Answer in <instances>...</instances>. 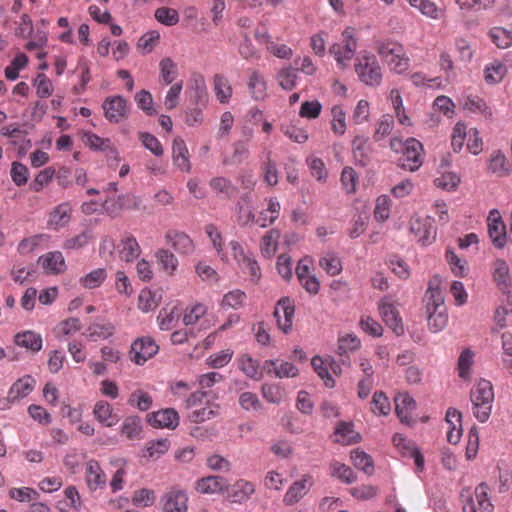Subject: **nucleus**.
<instances>
[{
  "instance_id": "nucleus-1",
  "label": "nucleus",
  "mask_w": 512,
  "mask_h": 512,
  "mask_svg": "<svg viewBox=\"0 0 512 512\" xmlns=\"http://www.w3.org/2000/svg\"><path fill=\"white\" fill-rule=\"evenodd\" d=\"M99 253L106 261H112L118 256L122 261L133 262L141 254V247L130 234H124L118 242L105 236L100 243Z\"/></svg>"
},
{
  "instance_id": "nucleus-2",
  "label": "nucleus",
  "mask_w": 512,
  "mask_h": 512,
  "mask_svg": "<svg viewBox=\"0 0 512 512\" xmlns=\"http://www.w3.org/2000/svg\"><path fill=\"white\" fill-rule=\"evenodd\" d=\"M470 399L475 418L481 422H486L492 411L494 401V390L490 381L481 379L471 389Z\"/></svg>"
},
{
  "instance_id": "nucleus-3",
  "label": "nucleus",
  "mask_w": 512,
  "mask_h": 512,
  "mask_svg": "<svg viewBox=\"0 0 512 512\" xmlns=\"http://www.w3.org/2000/svg\"><path fill=\"white\" fill-rule=\"evenodd\" d=\"M390 148L395 152H402L399 165L406 170L416 171L423 163V145L415 138L405 142L397 137L390 140Z\"/></svg>"
},
{
  "instance_id": "nucleus-4",
  "label": "nucleus",
  "mask_w": 512,
  "mask_h": 512,
  "mask_svg": "<svg viewBox=\"0 0 512 512\" xmlns=\"http://www.w3.org/2000/svg\"><path fill=\"white\" fill-rule=\"evenodd\" d=\"M377 52L393 72L402 74L408 70L410 60L400 43L394 41L382 42L378 45Z\"/></svg>"
},
{
  "instance_id": "nucleus-5",
  "label": "nucleus",
  "mask_w": 512,
  "mask_h": 512,
  "mask_svg": "<svg viewBox=\"0 0 512 512\" xmlns=\"http://www.w3.org/2000/svg\"><path fill=\"white\" fill-rule=\"evenodd\" d=\"M489 492L490 488L484 482L476 486L474 492L463 489L460 494L463 512H493L494 505L490 501Z\"/></svg>"
},
{
  "instance_id": "nucleus-6",
  "label": "nucleus",
  "mask_w": 512,
  "mask_h": 512,
  "mask_svg": "<svg viewBox=\"0 0 512 512\" xmlns=\"http://www.w3.org/2000/svg\"><path fill=\"white\" fill-rule=\"evenodd\" d=\"M428 327L431 332L437 333L442 331L448 323V315L444 305V298L437 291L428 294L424 298Z\"/></svg>"
},
{
  "instance_id": "nucleus-7",
  "label": "nucleus",
  "mask_w": 512,
  "mask_h": 512,
  "mask_svg": "<svg viewBox=\"0 0 512 512\" xmlns=\"http://www.w3.org/2000/svg\"><path fill=\"white\" fill-rule=\"evenodd\" d=\"M356 50V30L352 27H347L342 32V41L332 44L329 48V53L335 59L337 66L340 69H345L349 66Z\"/></svg>"
},
{
  "instance_id": "nucleus-8",
  "label": "nucleus",
  "mask_w": 512,
  "mask_h": 512,
  "mask_svg": "<svg viewBox=\"0 0 512 512\" xmlns=\"http://www.w3.org/2000/svg\"><path fill=\"white\" fill-rule=\"evenodd\" d=\"M359 80L367 86L377 87L382 82V68L377 58L372 54L358 57L354 64Z\"/></svg>"
},
{
  "instance_id": "nucleus-9",
  "label": "nucleus",
  "mask_w": 512,
  "mask_h": 512,
  "mask_svg": "<svg viewBox=\"0 0 512 512\" xmlns=\"http://www.w3.org/2000/svg\"><path fill=\"white\" fill-rule=\"evenodd\" d=\"M379 314L384 323L397 335L404 334V324L396 303L390 297H383L378 303Z\"/></svg>"
},
{
  "instance_id": "nucleus-10",
  "label": "nucleus",
  "mask_w": 512,
  "mask_h": 512,
  "mask_svg": "<svg viewBox=\"0 0 512 512\" xmlns=\"http://www.w3.org/2000/svg\"><path fill=\"white\" fill-rule=\"evenodd\" d=\"M105 118L111 123H119L129 117L131 104L122 96L107 97L103 102Z\"/></svg>"
},
{
  "instance_id": "nucleus-11",
  "label": "nucleus",
  "mask_w": 512,
  "mask_h": 512,
  "mask_svg": "<svg viewBox=\"0 0 512 512\" xmlns=\"http://www.w3.org/2000/svg\"><path fill=\"white\" fill-rule=\"evenodd\" d=\"M159 350L155 340L149 336L137 338L131 345L130 359L137 365L145 364L154 357Z\"/></svg>"
},
{
  "instance_id": "nucleus-12",
  "label": "nucleus",
  "mask_w": 512,
  "mask_h": 512,
  "mask_svg": "<svg viewBox=\"0 0 512 512\" xmlns=\"http://www.w3.org/2000/svg\"><path fill=\"white\" fill-rule=\"evenodd\" d=\"M189 105L206 107L208 102V91L203 75L195 73L192 75L186 90Z\"/></svg>"
},
{
  "instance_id": "nucleus-13",
  "label": "nucleus",
  "mask_w": 512,
  "mask_h": 512,
  "mask_svg": "<svg viewBox=\"0 0 512 512\" xmlns=\"http://www.w3.org/2000/svg\"><path fill=\"white\" fill-rule=\"evenodd\" d=\"M84 479L89 491L104 489L107 485V476L100 463L95 459L88 460L84 465Z\"/></svg>"
},
{
  "instance_id": "nucleus-14",
  "label": "nucleus",
  "mask_w": 512,
  "mask_h": 512,
  "mask_svg": "<svg viewBox=\"0 0 512 512\" xmlns=\"http://www.w3.org/2000/svg\"><path fill=\"white\" fill-rule=\"evenodd\" d=\"M187 493L177 487L168 489L161 498L164 512H187Z\"/></svg>"
},
{
  "instance_id": "nucleus-15",
  "label": "nucleus",
  "mask_w": 512,
  "mask_h": 512,
  "mask_svg": "<svg viewBox=\"0 0 512 512\" xmlns=\"http://www.w3.org/2000/svg\"><path fill=\"white\" fill-rule=\"evenodd\" d=\"M314 480L310 474H304L302 477L293 482L286 491L283 502L285 505L291 506L299 502L311 489Z\"/></svg>"
},
{
  "instance_id": "nucleus-16",
  "label": "nucleus",
  "mask_w": 512,
  "mask_h": 512,
  "mask_svg": "<svg viewBox=\"0 0 512 512\" xmlns=\"http://www.w3.org/2000/svg\"><path fill=\"white\" fill-rule=\"evenodd\" d=\"M165 241L180 255H190L195 250L193 240L183 231L169 229L165 233Z\"/></svg>"
},
{
  "instance_id": "nucleus-17",
  "label": "nucleus",
  "mask_w": 512,
  "mask_h": 512,
  "mask_svg": "<svg viewBox=\"0 0 512 512\" xmlns=\"http://www.w3.org/2000/svg\"><path fill=\"white\" fill-rule=\"evenodd\" d=\"M487 226L488 234L493 244L498 248H503L506 243V227L499 211H490L487 218Z\"/></svg>"
},
{
  "instance_id": "nucleus-18",
  "label": "nucleus",
  "mask_w": 512,
  "mask_h": 512,
  "mask_svg": "<svg viewBox=\"0 0 512 512\" xmlns=\"http://www.w3.org/2000/svg\"><path fill=\"white\" fill-rule=\"evenodd\" d=\"M295 307L289 298H282L278 301L274 317L276 318L279 329L284 333H288L292 328Z\"/></svg>"
},
{
  "instance_id": "nucleus-19",
  "label": "nucleus",
  "mask_w": 512,
  "mask_h": 512,
  "mask_svg": "<svg viewBox=\"0 0 512 512\" xmlns=\"http://www.w3.org/2000/svg\"><path fill=\"white\" fill-rule=\"evenodd\" d=\"M227 499L231 503L242 504L250 499L255 492V485L247 480H237L232 486L225 489Z\"/></svg>"
},
{
  "instance_id": "nucleus-20",
  "label": "nucleus",
  "mask_w": 512,
  "mask_h": 512,
  "mask_svg": "<svg viewBox=\"0 0 512 512\" xmlns=\"http://www.w3.org/2000/svg\"><path fill=\"white\" fill-rule=\"evenodd\" d=\"M263 369L267 374H274L278 378H293L299 373L293 363L278 359L264 361Z\"/></svg>"
},
{
  "instance_id": "nucleus-21",
  "label": "nucleus",
  "mask_w": 512,
  "mask_h": 512,
  "mask_svg": "<svg viewBox=\"0 0 512 512\" xmlns=\"http://www.w3.org/2000/svg\"><path fill=\"white\" fill-rule=\"evenodd\" d=\"M395 411L402 423L411 425L414 420L412 419V412L416 409L415 400L407 393H399L395 399Z\"/></svg>"
},
{
  "instance_id": "nucleus-22",
  "label": "nucleus",
  "mask_w": 512,
  "mask_h": 512,
  "mask_svg": "<svg viewBox=\"0 0 512 512\" xmlns=\"http://www.w3.org/2000/svg\"><path fill=\"white\" fill-rule=\"evenodd\" d=\"M410 230L424 246L430 244L435 239L436 230L429 218L413 219L411 221Z\"/></svg>"
},
{
  "instance_id": "nucleus-23",
  "label": "nucleus",
  "mask_w": 512,
  "mask_h": 512,
  "mask_svg": "<svg viewBox=\"0 0 512 512\" xmlns=\"http://www.w3.org/2000/svg\"><path fill=\"white\" fill-rule=\"evenodd\" d=\"M492 276L493 281L498 289L503 292H506L510 289L512 284L510 268L504 259H496L492 263Z\"/></svg>"
},
{
  "instance_id": "nucleus-24",
  "label": "nucleus",
  "mask_w": 512,
  "mask_h": 512,
  "mask_svg": "<svg viewBox=\"0 0 512 512\" xmlns=\"http://www.w3.org/2000/svg\"><path fill=\"white\" fill-rule=\"evenodd\" d=\"M172 160L175 167L182 172H190L191 163L189 160V152L185 141L177 137L173 140L172 145Z\"/></svg>"
},
{
  "instance_id": "nucleus-25",
  "label": "nucleus",
  "mask_w": 512,
  "mask_h": 512,
  "mask_svg": "<svg viewBox=\"0 0 512 512\" xmlns=\"http://www.w3.org/2000/svg\"><path fill=\"white\" fill-rule=\"evenodd\" d=\"M149 422L154 427L174 429L179 424V416L176 410L167 408L152 413Z\"/></svg>"
},
{
  "instance_id": "nucleus-26",
  "label": "nucleus",
  "mask_w": 512,
  "mask_h": 512,
  "mask_svg": "<svg viewBox=\"0 0 512 512\" xmlns=\"http://www.w3.org/2000/svg\"><path fill=\"white\" fill-rule=\"evenodd\" d=\"M462 415L460 411L455 408H449L446 412L445 420L448 425L447 441L451 444H457L462 435L461 427Z\"/></svg>"
},
{
  "instance_id": "nucleus-27",
  "label": "nucleus",
  "mask_w": 512,
  "mask_h": 512,
  "mask_svg": "<svg viewBox=\"0 0 512 512\" xmlns=\"http://www.w3.org/2000/svg\"><path fill=\"white\" fill-rule=\"evenodd\" d=\"M93 415L99 423L106 427L115 426L119 422V416L113 412L112 405L104 400L95 403Z\"/></svg>"
},
{
  "instance_id": "nucleus-28",
  "label": "nucleus",
  "mask_w": 512,
  "mask_h": 512,
  "mask_svg": "<svg viewBox=\"0 0 512 512\" xmlns=\"http://www.w3.org/2000/svg\"><path fill=\"white\" fill-rule=\"evenodd\" d=\"M247 86L249 93L254 100L262 101L267 98V81L260 71H251Z\"/></svg>"
},
{
  "instance_id": "nucleus-29",
  "label": "nucleus",
  "mask_w": 512,
  "mask_h": 512,
  "mask_svg": "<svg viewBox=\"0 0 512 512\" xmlns=\"http://www.w3.org/2000/svg\"><path fill=\"white\" fill-rule=\"evenodd\" d=\"M36 380L31 375H25L15 381L8 390L10 399L15 403L27 397L35 388Z\"/></svg>"
},
{
  "instance_id": "nucleus-30",
  "label": "nucleus",
  "mask_w": 512,
  "mask_h": 512,
  "mask_svg": "<svg viewBox=\"0 0 512 512\" xmlns=\"http://www.w3.org/2000/svg\"><path fill=\"white\" fill-rule=\"evenodd\" d=\"M72 208L69 203H61L49 214L48 227L58 230L65 227L71 220Z\"/></svg>"
},
{
  "instance_id": "nucleus-31",
  "label": "nucleus",
  "mask_w": 512,
  "mask_h": 512,
  "mask_svg": "<svg viewBox=\"0 0 512 512\" xmlns=\"http://www.w3.org/2000/svg\"><path fill=\"white\" fill-rule=\"evenodd\" d=\"M227 488L228 482L220 476L203 477L196 483V490L202 494L220 493Z\"/></svg>"
},
{
  "instance_id": "nucleus-32",
  "label": "nucleus",
  "mask_w": 512,
  "mask_h": 512,
  "mask_svg": "<svg viewBox=\"0 0 512 512\" xmlns=\"http://www.w3.org/2000/svg\"><path fill=\"white\" fill-rule=\"evenodd\" d=\"M487 169L497 177H506L511 171L508 159L500 150H495L490 154Z\"/></svg>"
},
{
  "instance_id": "nucleus-33",
  "label": "nucleus",
  "mask_w": 512,
  "mask_h": 512,
  "mask_svg": "<svg viewBox=\"0 0 512 512\" xmlns=\"http://www.w3.org/2000/svg\"><path fill=\"white\" fill-rule=\"evenodd\" d=\"M280 210L281 205L277 198H269L267 200V208L259 213L255 223L262 228L272 225L279 218Z\"/></svg>"
},
{
  "instance_id": "nucleus-34",
  "label": "nucleus",
  "mask_w": 512,
  "mask_h": 512,
  "mask_svg": "<svg viewBox=\"0 0 512 512\" xmlns=\"http://www.w3.org/2000/svg\"><path fill=\"white\" fill-rule=\"evenodd\" d=\"M38 263L43 267V269L51 274H59L65 269V260L62 253L59 251L49 252L42 255L39 257Z\"/></svg>"
},
{
  "instance_id": "nucleus-35",
  "label": "nucleus",
  "mask_w": 512,
  "mask_h": 512,
  "mask_svg": "<svg viewBox=\"0 0 512 512\" xmlns=\"http://www.w3.org/2000/svg\"><path fill=\"white\" fill-rule=\"evenodd\" d=\"M50 236L48 234H36L24 238L18 244L17 250L22 255H28L37 249L45 248L48 246Z\"/></svg>"
},
{
  "instance_id": "nucleus-36",
  "label": "nucleus",
  "mask_w": 512,
  "mask_h": 512,
  "mask_svg": "<svg viewBox=\"0 0 512 512\" xmlns=\"http://www.w3.org/2000/svg\"><path fill=\"white\" fill-rule=\"evenodd\" d=\"M464 110L479 114L485 119H490L492 117V111L490 107L486 104L485 100L478 95H468L466 96L463 102Z\"/></svg>"
},
{
  "instance_id": "nucleus-37",
  "label": "nucleus",
  "mask_w": 512,
  "mask_h": 512,
  "mask_svg": "<svg viewBox=\"0 0 512 512\" xmlns=\"http://www.w3.org/2000/svg\"><path fill=\"white\" fill-rule=\"evenodd\" d=\"M213 89L216 99L221 104L229 103L233 94V89L227 77L222 74H216L213 77Z\"/></svg>"
},
{
  "instance_id": "nucleus-38",
  "label": "nucleus",
  "mask_w": 512,
  "mask_h": 512,
  "mask_svg": "<svg viewBox=\"0 0 512 512\" xmlns=\"http://www.w3.org/2000/svg\"><path fill=\"white\" fill-rule=\"evenodd\" d=\"M506 74L507 66L498 59L487 64L484 69L485 82L490 85L501 82Z\"/></svg>"
},
{
  "instance_id": "nucleus-39",
  "label": "nucleus",
  "mask_w": 512,
  "mask_h": 512,
  "mask_svg": "<svg viewBox=\"0 0 512 512\" xmlns=\"http://www.w3.org/2000/svg\"><path fill=\"white\" fill-rule=\"evenodd\" d=\"M14 341L18 346L29 349L32 352L40 351L43 344L41 335L33 331L17 333Z\"/></svg>"
},
{
  "instance_id": "nucleus-40",
  "label": "nucleus",
  "mask_w": 512,
  "mask_h": 512,
  "mask_svg": "<svg viewBox=\"0 0 512 512\" xmlns=\"http://www.w3.org/2000/svg\"><path fill=\"white\" fill-rule=\"evenodd\" d=\"M360 436L353 429L352 423L341 422L335 430V442L341 445H350L359 442Z\"/></svg>"
},
{
  "instance_id": "nucleus-41",
  "label": "nucleus",
  "mask_w": 512,
  "mask_h": 512,
  "mask_svg": "<svg viewBox=\"0 0 512 512\" xmlns=\"http://www.w3.org/2000/svg\"><path fill=\"white\" fill-rule=\"evenodd\" d=\"M178 77L177 63L171 57H163L159 62V79L165 85H170Z\"/></svg>"
},
{
  "instance_id": "nucleus-42",
  "label": "nucleus",
  "mask_w": 512,
  "mask_h": 512,
  "mask_svg": "<svg viewBox=\"0 0 512 512\" xmlns=\"http://www.w3.org/2000/svg\"><path fill=\"white\" fill-rule=\"evenodd\" d=\"M279 239L280 231L278 229H271L265 233L260 241L261 254L266 258L273 257L277 251Z\"/></svg>"
},
{
  "instance_id": "nucleus-43",
  "label": "nucleus",
  "mask_w": 512,
  "mask_h": 512,
  "mask_svg": "<svg viewBox=\"0 0 512 512\" xmlns=\"http://www.w3.org/2000/svg\"><path fill=\"white\" fill-rule=\"evenodd\" d=\"M488 35L491 41L500 49H507L512 46V27H493Z\"/></svg>"
},
{
  "instance_id": "nucleus-44",
  "label": "nucleus",
  "mask_w": 512,
  "mask_h": 512,
  "mask_svg": "<svg viewBox=\"0 0 512 512\" xmlns=\"http://www.w3.org/2000/svg\"><path fill=\"white\" fill-rule=\"evenodd\" d=\"M330 475L343 483L351 484L356 481L354 471L344 463L332 461L329 465Z\"/></svg>"
},
{
  "instance_id": "nucleus-45",
  "label": "nucleus",
  "mask_w": 512,
  "mask_h": 512,
  "mask_svg": "<svg viewBox=\"0 0 512 512\" xmlns=\"http://www.w3.org/2000/svg\"><path fill=\"white\" fill-rule=\"evenodd\" d=\"M474 356V352L469 348L464 349L459 355L457 361V371L461 379L470 380L471 368L474 363Z\"/></svg>"
},
{
  "instance_id": "nucleus-46",
  "label": "nucleus",
  "mask_w": 512,
  "mask_h": 512,
  "mask_svg": "<svg viewBox=\"0 0 512 512\" xmlns=\"http://www.w3.org/2000/svg\"><path fill=\"white\" fill-rule=\"evenodd\" d=\"M107 279L105 268H97L79 279V283L86 289H95L100 287Z\"/></svg>"
},
{
  "instance_id": "nucleus-47",
  "label": "nucleus",
  "mask_w": 512,
  "mask_h": 512,
  "mask_svg": "<svg viewBox=\"0 0 512 512\" xmlns=\"http://www.w3.org/2000/svg\"><path fill=\"white\" fill-rule=\"evenodd\" d=\"M368 138L365 136H355L352 141V152L355 161L361 166H366L369 162L368 157Z\"/></svg>"
},
{
  "instance_id": "nucleus-48",
  "label": "nucleus",
  "mask_w": 512,
  "mask_h": 512,
  "mask_svg": "<svg viewBox=\"0 0 512 512\" xmlns=\"http://www.w3.org/2000/svg\"><path fill=\"white\" fill-rule=\"evenodd\" d=\"M297 79V72L291 66L281 68L276 74L278 85L286 91H291L296 87Z\"/></svg>"
},
{
  "instance_id": "nucleus-49",
  "label": "nucleus",
  "mask_w": 512,
  "mask_h": 512,
  "mask_svg": "<svg viewBox=\"0 0 512 512\" xmlns=\"http://www.w3.org/2000/svg\"><path fill=\"white\" fill-rule=\"evenodd\" d=\"M351 461L353 465L357 468L365 472L367 475H371L374 472L373 460L362 450L354 449L351 451L350 455Z\"/></svg>"
},
{
  "instance_id": "nucleus-50",
  "label": "nucleus",
  "mask_w": 512,
  "mask_h": 512,
  "mask_svg": "<svg viewBox=\"0 0 512 512\" xmlns=\"http://www.w3.org/2000/svg\"><path fill=\"white\" fill-rule=\"evenodd\" d=\"M370 410L373 414L378 416H386L391 411V404L388 397L382 391H376L373 394Z\"/></svg>"
},
{
  "instance_id": "nucleus-51",
  "label": "nucleus",
  "mask_w": 512,
  "mask_h": 512,
  "mask_svg": "<svg viewBox=\"0 0 512 512\" xmlns=\"http://www.w3.org/2000/svg\"><path fill=\"white\" fill-rule=\"evenodd\" d=\"M219 414L220 405L216 403H211L206 407L192 411L189 415V419L193 423H202L217 417Z\"/></svg>"
},
{
  "instance_id": "nucleus-52",
  "label": "nucleus",
  "mask_w": 512,
  "mask_h": 512,
  "mask_svg": "<svg viewBox=\"0 0 512 512\" xmlns=\"http://www.w3.org/2000/svg\"><path fill=\"white\" fill-rule=\"evenodd\" d=\"M331 130L337 136L344 135L346 131V112L341 105H334L331 109Z\"/></svg>"
},
{
  "instance_id": "nucleus-53",
  "label": "nucleus",
  "mask_w": 512,
  "mask_h": 512,
  "mask_svg": "<svg viewBox=\"0 0 512 512\" xmlns=\"http://www.w3.org/2000/svg\"><path fill=\"white\" fill-rule=\"evenodd\" d=\"M247 299V296L245 292L239 289H235L232 291H229L228 293L224 294L222 301L220 303L221 308L228 310V309H239L243 306Z\"/></svg>"
},
{
  "instance_id": "nucleus-54",
  "label": "nucleus",
  "mask_w": 512,
  "mask_h": 512,
  "mask_svg": "<svg viewBox=\"0 0 512 512\" xmlns=\"http://www.w3.org/2000/svg\"><path fill=\"white\" fill-rule=\"evenodd\" d=\"M81 329V323L78 318H68L61 321L55 328V335L58 339L72 336Z\"/></svg>"
},
{
  "instance_id": "nucleus-55",
  "label": "nucleus",
  "mask_w": 512,
  "mask_h": 512,
  "mask_svg": "<svg viewBox=\"0 0 512 512\" xmlns=\"http://www.w3.org/2000/svg\"><path fill=\"white\" fill-rule=\"evenodd\" d=\"M209 186L215 193L222 194L226 198L232 197L236 192V188L232 182L225 177L212 178L209 182Z\"/></svg>"
},
{
  "instance_id": "nucleus-56",
  "label": "nucleus",
  "mask_w": 512,
  "mask_h": 512,
  "mask_svg": "<svg viewBox=\"0 0 512 512\" xmlns=\"http://www.w3.org/2000/svg\"><path fill=\"white\" fill-rule=\"evenodd\" d=\"M156 258L167 274H174L178 267V259L171 251L164 248L159 249L156 252Z\"/></svg>"
},
{
  "instance_id": "nucleus-57",
  "label": "nucleus",
  "mask_w": 512,
  "mask_h": 512,
  "mask_svg": "<svg viewBox=\"0 0 512 512\" xmlns=\"http://www.w3.org/2000/svg\"><path fill=\"white\" fill-rule=\"evenodd\" d=\"M361 347L360 339L354 333H348L338 338L337 351L339 355L358 350Z\"/></svg>"
},
{
  "instance_id": "nucleus-58",
  "label": "nucleus",
  "mask_w": 512,
  "mask_h": 512,
  "mask_svg": "<svg viewBox=\"0 0 512 512\" xmlns=\"http://www.w3.org/2000/svg\"><path fill=\"white\" fill-rule=\"evenodd\" d=\"M159 305V300L156 294L150 289H142L138 296V308L144 312H150L156 309Z\"/></svg>"
},
{
  "instance_id": "nucleus-59",
  "label": "nucleus",
  "mask_w": 512,
  "mask_h": 512,
  "mask_svg": "<svg viewBox=\"0 0 512 512\" xmlns=\"http://www.w3.org/2000/svg\"><path fill=\"white\" fill-rule=\"evenodd\" d=\"M320 267L330 276H336L342 271V263L339 257L328 253L319 260Z\"/></svg>"
},
{
  "instance_id": "nucleus-60",
  "label": "nucleus",
  "mask_w": 512,
  "mask_h": 512,
  "mask_svg": "<svg viewBox=\"0 0 512 512\" xmlns=\"http://www.w3.org/2000/svg\"><path fill=\"white\" fill-rule=\"evenodd\" d=\"M155 19L165 25L174 26L179 22V13L176 9L170 7H159L154 13Z\"/></svg>"
},
{
  "instance_id": "nucleus-61",
  "label": "nucleus",
  "mask_w": 512,
  "mask_h": 512,
  "mask_svg": "<svg viewBox=\"0 0 512 512\" xmlns=\"http://www.w3.org/2000/svg\"><path fill=\"white\" fill-rule=\"evenodd\" d=\"M153 403L152 397L149 393L143 390H135L132 392L128 399V404L137 407L140 411H147L151 408Z\"/></svg>"
},
{
  "instance_id": "nucleus-62",
  "label": "nucleus",
  "mask_w": 512,
  "mask_h": 512,
  "mask_svg": "<svg viewBox=\"0 0 512 512\" xmlns=\"http://www.w3.org/2000/svg\"><path fill=\"white\" fill-rule=\"evenodd\" d=\"M359 326L368 335L372 337H381L383 335L382 325L369 315H362L359 320Z\"/></svg>"
},
{
  "instance_id": "nucleus-63",
  "label": "nucleus",
  "mask_w": 512,
  "mask_h": 512,
  "mask_svg": "<svg viewBox=\"0 0 512 512\" xmlns=\"http://www.w3.org/2000/svg\"><path fill=\"white\" fill-rule=\"evenodd\" d=\"M160 40V33L156 30L149 31L142 35L137 43V48L143 53H151L158 45Z\"/></svg>"
},
{
  "instance_id": "nucleus-64",
  "label": "nucleus",
  "mask_w": 512,
  "mask_h": 512,
  "mask_svg": "<svg viewBox=\"0 0 512 512\" xmlns=\"http://www.w3.org/2000/svg\"><path fill=\"white\" fill-rule=\"evenodd\" d=\"M280 129L285 136L296 143H304L308 139L307 131L293 123L282 124Z\"/></svg>"
}]
</instances>
